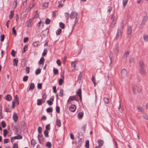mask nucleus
I'll return each mask as SVG.
<instances>
[{
	"label": "nucleus",
	"instance_id": "5fc2aeb1",
	"mask_svg": "<svg viewBox=\"0 0 148 148\" xmlns=\"http://www.w3.org/2000/svg\"><path fill=\"white\" fill-rule=\"evenodd\" d=\"M60 27L62 29H64V25L62 23H60Z\"/></svg>",
	"mask_w": 148,
	"mask_h": 148
},
{
	"label": "nucleus",
	"instance_id": "a878e982",
	"mask_svg": "<svg viewBox=\"0 0 148 148\" xmlns=\"http://www.w3.org/2000/svg\"><path fill=\"white\" fill-rule=\"evenodd\" d=\"M31 143L32 146L33 147H34L36 144V140H34V139H33L32 140Z\"/></svg>",
	"mask_w": 148,
	"mask_h": 148
},
{
	"label": "nucleus",
	"instance_id": "338daca9",
	"mask_svg": "<svg viewBox=\"0 0 148 148\" xmlns=\"http://www.w3.org/2000/svg\"><path fill=\"white\" fill-rule=\"evenodd\" d=\"M3 135L4 136H5L7 134V130L6 129H5L3 130Z\"/></svg>",
	"mask_w": 148,
	"mask_h": 148
},
{
	"label": "nucleus",
	"instance_id": "e2e57ef3",
	"mask_svg": "<svg viewBox=\"0 0 148 148\" xmlns=\"http://www.w3.org/2000/svg\"><path fill=\"white\" fill-rule=\"evenodd\" d=\"M46 130H49L50 129V125L49 124H48L46 126Z\"/></svg>",
	"mask_w": 148,
	"mask_h": 148
},
{
	"label": "nucleus",
	"instance_id": "4d7b16f0",
	"mask_svg": "<svg viewBox=\"0 0 148 148\" xmlns=\"http://www.w3.org/2000/svg\"><path fill=\"white\" fill-rule=\"evenodd\" d=\"M12 33L13 34H14V35H16V30L14 29V27L12 28Z\"/></svg>",
	"mask_w": 148,
	"mask_h": 148
},
{
	"label": "nucleus",
	"instance_id": "ea45409f",
	"mask_svg": "<svg viewBox=\"0 0 148 148\" xmlns=\"http://www.w3.org/2000/svg\"><path fill=\"white\" fill-rule=\"evenodd\" d=\"M85 147L86 148L89 147V141L88 140H87L86 142Z\"/></svg>",
	"mask_w": 148,
	"mask_h": 148
},
{
	"label": "nucleus",
	"instance_id": "2eb2a0df",
	"mask_svg": "<svg viewBox=\"0 0 148 148\" xmlns=\"http://www.w3.org/2000/svg\"><path fill=\"white\" fill-rule=\"evenodd\" d=\"M35 88L34 84V83H32L31 84L29 87V90H33Z\"/></svg>",
	"mask_w": 148,
	"mask_h": 148
},
{
	"label": "nucleus",
	"instance_id": "49530a36",
	"mask_svg": "<svg viewBox=\"0 0 148 148\" xmlns=\"http://www.w3.org/2000/svg\"><path fill=\"white\" fill-rule=\"evenodd\" d=\"M53 71L54 74L55 75H56L58 73V71L57 69H56L54 68L53 69Z\"/></svg>",
	"mask_w": 148,
	"mask_h": 148
},
{
	"label": "nucleus",
	"instance_id": "774afa93",
	"mask_svg": "<svg viewBox=\"0 0 148 148\" xmlns=\"http://www.w3.org/2000/svg\"><path fill=\"white\" fill-rule=\"evenodd\" d=\"M15 52L14 51V50H12V52H11V54L12 55V56L14 57L15 56Z\"/></svg>",
	"mask_w": 148,
	"mask_h": 148
},
{
	"label": "nucleus",
	"instance_id": "a19ab883",
	"mask_svg": "<svg viewBox=\"0 0 148 148\" xmlns=\"http://www.w3.org/2000/svg\"><path fill=\"white\" fill-rule=\"evenodd\" d=\"M130 52L129 51H126L125 53L124 56L125 58H127L128 56L129 55Z\"/></svg>",
	"mask_w": 148,
	"mask_h": 148
},
{
	"label": "nucleus",
	"instance_id": "aec40b11",
	"mask_svg": "<svg viewBox=\"0 0 148 148\" xmlns=\"http://www.w3.org/2000/svg\"><path fill=\"white\" fill-rule=\"evenodd\" d=\"M56 124L59 127L61 126V123L59 119H56Z\"/></svg>",
	"mask_w": 148,
	"mask_h": 148
},
{
	"label": "nucleus",
	"instance_id": "f8f14e48",
	"mask_svg": "<svg viewBox=\"0 0 148 148\" xmlns=\"http://www.w3.org/2000/svg\"><path fill=\"white\" fill-rule=\"evenodd\" d=\"M148 19V16L146 15L144 16L142 20V22L143 23H145Z\"/></svg>",
	"mask_w": 148,
	"mask_h": 148
},
{
	"label": "nucleus",
	"instance_id": "4c0bfd02",
	"mask_svg": "<svg viewBox=\"0 0 148 148\" xmlns=\"http://www.w3.org/2000/svg\"><path fill=\"white\" fill-rule=\"evenodd\" d=\"M137 109L140 112H143L144 111V110L143 109V108L140 107H138L137 108Z\"/></svg>",
	"mask_w": 148,
	"mask_h": 148
},
{
	"label": "nucleus",
	"instance_id": "0e129e2a",
	"mask_svg": "<svg viewBox=\"0 0 148 148\" xmlns=\"http://www.w3.org/2000/svg\"><path fill=\"white\" fill-rule=\"evenodd\" d=\"M30 69L29 67H27L26 69V72L27 74H28L29 72Z\"/></svg>",
	"mask_w": 148,
	"mask_h": 148
},
{
	"label": "nucleus",
	"instance_id": "bf43d9fd",
	"mask_svg": "<svg viewBox=\"0 0 148 148\" xmlns=\"http://www.w3.org/2000/svg\"><path fill=\"white\" fill-rule=\"evenodd\" d=\"M29 38L27 37H26L24 38L23 40V42L24 43L27 42Z\"/></svg>",
	"mask_w": 148,
	"mask_h": 148
},
{
	"label": "nucleus",
	"instance_id": "37998d69",
	"mask_svg": "<svg viewBox=\"0 0 148 148\" xmlns=\"http://www.w3.org/2000/svg\"><path fill=\"white\" fill-rule=\"evenodd\" d=\"M86 124H84L82 126L81 128L84 131V132H85L86 130Z\"/></svg>",
	"mask_w": 148,
	"mask_h": 148
},
{
	"label": "nucleus",
	"instance_id": "ddd939ff",
	"mask_svg": "<svg viewBox=\"0 0 148 148\" xmlns=\"http://www.w3.org/2000/svg\"><path fill=\"white\" fill-rule=\"evenodd\" d=\"M140 71L142 74L145 75L146 74V72L145 69V68H140Z\"/></svg>",
	"mask_w": 148,
	"mask_h": 148
},
{
	"label": "nucleus",
	"instance_id": "bb28decb",
	"mask_svg": "<svg viewBox=\"0 0 148 148\" xmlns=\"http://www.w3.org/2000/svg\"><path fill=\"white\" fill-rule=\"evenodd\" d=\"M42 99H38L37 100V105L38 106L41 105L42 104Z\"/></svg>",
	"mask_w": 148,
	"mask_h": 148
},
{
	"label": "nucleus",
	"instance_id": "f704fd0d",
	"mask_svg": "<svg viewBox=\"0 0 148 148\" xmlns=\"http://www.w3.org/2000/svg\"><path fill=\"white\" fill-rule=\"evenodd\" d=\"M49 132L46 130H45L44 132V134L46 137H48V136Z\"/></svg>",
	"mask_w": 148,
	"mask_h": 148
},
{
	"label": "nucleus",
	"instance_id": "6e6d98bb",
	"mask_svg": "<svg viewBox=\"0 0 148 148\" xmlns=\"http://www.w3.org/2000/svg\"><path fill=\"white\" fill-rule=\"evenodd\" d=\"M56 110L58 113H59L60 112V108L58 106H57L56 107Z\"/></svg>",
	"mask_w": 148,
	"mask_h": 148
},
{
	"label": "nucleus",
	"instance_id": "c756f323",
	"mask_svg": "<svg viewBox=\"0 0 148 148\" xmlns=\"http://www.w3.org/2000/svg\"><path fill=\"white\" fill-rule=\"evenodd\" d=\"M63 79L60 78L59 81V84L60 85H62L64 82Z\"/></svg>",
	"mask_w": 148,
	"mask_h": 148
},
{
	"label": "nucleus",
	"instance_id": "7ed1b4c3",
	"mask_svg": "<svg viewBox=\"0 0 148 148\" xmlns=\"http://www.w3.org/2000/svg\"><path fill=\"white\" fill-rule=\"evenodd\" d=\"M77 15V13L76 12H72L70 14V17L71 19H74L75 18H76Z\"/></svg>",
	"mask_w": 148,
	"mask_h": 148
},
{
	"label": "nucleus",
	"instance_id": "4be33fe9",
	"mask_svg": "<svg viewBox=\"0 0 148 148\" xmlns=\"http://www.w3.org/2000/svg\"><path fill=\"white\" fill-rule=\"evenodd\" d=\"M53 99H51L50 100H48L47 102L49 105H51L53 104Z\"/></svg>",
	"mask_w": 148,
	"mask_h": 148
},
{
	"label": "nucleus",
	"instance_id": "603ef678",
	"mask_svg": "<svg viewBox=\"0 0 148 148\" xmlns=\"http://www.w3.org/2000/svg\"><path fill=\"white\" fill-rule=\"evenodd\" d=\"M145 23H143V22L140 25H139V28L140 29H142L144 27Z\"/></svg>",
	"mask_w": 148,
	"mask_h": 148
},
{
	"label": "nucleus",
	"instance_id": "6ab92c4d",
	"mask_svg": "<svg viewBox=\"0 0 148 148\" xmlns=\"http://www.w3.org/2000/svg\"><path fill=\"white\" fill-rule=\"evenodd\" d=\"M39 44V42L38 41H37L35 42H34L33 43V45L34 47H36L38 46V45Z\"/></svg>",
	"mask_w": 148,
	"mask_h": 148
},
{
	"label": "nucleus",
	"instance_id": "052dcab7",
	"mask_svg": "<svg viewBox=\"0 0 148 148\" xmlns=\"http://www.w3.org/2000/svg\"><path fill=\"white\" fill-rule=\"evenodd\" d=\"M2 108L1 106L0 107V117L1 118H2Z\"/></svg>",
	"mask_w": 148,
	"mask_h": 148
},
{
	"label": "nucleus",
	"instance_id": "09e8293b",
	"mask_svg": "<svg viewBox=\"0 0 148 148\" xmlns=\"http://www.w3.org/2000/svg\"><path fill=\"white\" fill-rule=\"evenodd\" d=\"M38 131L39 133H41L42 132V128L40 127H39L38 128Z\"/></svg>",
	"mask_w": 148,
	"mask_h": 148
},
{
	"label": "nucleus",
	"instance_id": "2f4dec72",
	"mask_svg": "<svg viewBox=\"0 0 148 148\" xmlns=\"http://www.w3.org/2000/svg\"><path fill=\"white\" fill-rule=\"evenodd\" d=\"M14 14V11L12 10L10 12V14L9 16V18L11 19L13 17Z\"/></svg>",
	"mask_w": 148,
	"mask_h": 148
},
{
	"label": "nucleus",
	"instance_id": "a18cd8bd",
	"mask_svg": "<svg viewBox=\"0 0 148 148\" xmlns=\"http://www.w3.org/2000/svg\"><path fill=\"white\" fill-rule=\"evenodd\" d=\"M63 90L61 89H60V91L59 92V96L61 97H62L63 96Z\"/></svg>",
	"mask_w": 148,
	"mask_h": 148
},
{
	"label": "nucleus",
	"instance_id": "680f3d73",
	"mask_svg": "<svg viewBox=\"0 0 148 148\" xmlns=\"http://www.w3.org/2000/svg\"><path fill=\"white\" fill-rule=\"evenodd\" d=\"M113 140L114 144V146L116 147V148H118V145L116 142V141L114 139H113Z\"/></svg>",
	"mask_w": 148,
	"mask_h": 148
},
{
	"label": "nucleus",
	"instance_id": "f3484780",
	"mask_svg": "<svg viewBox=\"0 0 148 148\" xmlns=\"http://www.w3.org/2000/svg\"><path fill=\"white\" fill-rule=\"evenodd\" d=\"M76 62L75 61L74 62H73L71 63V65L72 68H73V69H72V71H73L75 69V67L76 66Z\"/></svg>",
	"mask_w": 148,
	"mask_h": 148
},
{
	"label": "nucleus",
	"instance_id": "cd10ccee",
	"mask_svg": "<svg viewBox=\"0 0 148 148\" xmlns=\"http://www.w3.org/2000/svg\"><path fill=\"white\" fill-rule=\"evenodd\" d=\"M46 97V93H45L42 96V99L43 103H44L45 102Z\"/></svg>",
	"mask_w": 148,
	"mask_h": 148
},
{
	"label": "nucleus",
	"instance_id": "39448f33",
	"mask_svg": "<svg viewBox=\"0 0 148 148\" xmlns=\"http://www.w3.org/2000/svg\"><path fill=\"white\" fill-rule=\"evenodd\" d=\"M22 138V136L20 135H18L14 137H12L11 138V140L12 142V140L14 139H21Z\"/></svg>",
	"mask_w": 148,
	"mask_h": 148
},
{
	"label": "nucleus",
	"instance_id": "c03bdc74",
	"mask_svg": "<svg viewBox=\"0 0 148 148\" xmlns=\"http://www.w3.org/2000/svg\"><path fill=\"white\" fill-rule=\"evenodd\" d=\"M41 70L39 69H38L35 71V73L36 75H38L40 73Z\"/></svg>",
	"mask_w": 148,
	"mask_h": 148
},
{
	"label": "nucleus",
	"instance_id": "c9c22d12",
	"mask_svg": "<svg viewBox=\"0 0 148 148\" xmlns=\"http://www.w3.org/2000/svg\"><path fill=\"white\" fill-rule=\"evenodd\" d=\"M62 32V30L61 29H58L56 31V33L57 35H60Z\"/></svg>",
	"mask_w": 148,
	"mask_h": 148
},
{
	"label": "nucleus",
	"instance_id": "9b49d317",
	"mask_svg": "<svg viewBox=\"0 0 148 148\" xmlns=\"http://www.w3.org/2000/svg\"><path fill=\"white\" fill-rule=\"evenodd\" d=\"M18 62V59L15 58L13 60V65L17 66V64Z\"/></svg>",
	"mask_w": 148,
	"mask_h": 148
},
{
	"label": "nucleus",
	"instance_id": "5701e85b",
	"mask_svg": "<svg viewBox=\"0 0 148 148\" xmlns=\"http://www.w3.org/2000/svg\"><path fill=\"white\" fill-rule=\"evenodd\" d=\"M46 146L48 148H51V147L52 145L50 142H48L46 144Z\"/></svg>",
	"mask_w": 148,
	"mask_h": 148
},
{
	"label": "nucleus",
	"instance_id": "de8ad7c7",
	"mask_svg": "<svg viewBox=\"0 0 148 148\" xmlns=\"http://www.w3.org/2000/svg\"><path fill=\"white\" fill-rule=\"evenodd\" d=\"M50 21L49 19L48 18H47L45 20V23L47 25L49 24L50 23Z\"/></svg>",
	"mask_w": 148,
	"mask_h": 148
},
{
	"label": "nucleus",
	"instance_id": "69168bd1",
	"mask_svg": "<svg viewBox=\"0 0 148 148\" xmlns=\"http://www.w3.org/2000/svg\"><path fill=\"white\" fill-rule=\"evenodd\" d=\"M38 88L41 89L42 88V84L41 83H38Z\"/></svg>",
	"mask_w": 148,
	"mask_h": 148
},
{
	"label": "nucleus",
	"instance_id": "f03ea898",
	"mask_svg": "<svg viewBox=\"0 0 148 148\" xmlns=\"http://www.w3.org/2000/svg\"><path fill=\"white\" fill-rule=\"evenodd\" d=\"M74 100L78 101V100L77 99L76 96H70L69 99L67 100V103L69 104H71V102Z\"/></svg>",
	"mask_w": 148,
	"mask_h": 148
},
{
	"label": "nucleus",
	"instance_id": "1a4fd4ad",
	"mask_svg": "<svg viewBox=\"0 0 148 148\" xmlns=\"http://www.w3.org/2000/svg\"><path fill=\"white\" fill-rule=\"evenodd\" d=\"M140 68H145V65L143 61L140 60L139 62Z\"/></svg>",
	"mask_w": 148,
	"mask_h": 148
},
{
	"label": "nucleus",
	"instance_id": "864d4df0",
	"mask_svg": "<svg viewBox=\"0 0 148 148\" xmlns=\"http://www.w3.org/2000/svg\"><path fill=\"white\" fill-rule=\"evenodd\" d=\"M28 77L27 76H25L23 78V80L24 82H26L28 79Z\"/></svg>",
	"mask_w": 148,
	"mask_h": 148
},
{
	"label": "nucleus",
	"instance_id": "473e14b6",
	"mask_svg": "<svg viewBox=\"0 0 148 148\" xmlns=\"http://www.w3.org/2000/svg\"><path fill=\"white\" fill-rule=\"evenodd\" d=\"M143 118L146 120L148 119V116L146 113H144L143 114Z\"/></svg>",
	"mask_w": 148,
	"mask_h": 148
},
{
	"label": "nucleus",
	"instance_id": "393cba45",
	"mask_svg": "<svg viewBox=\"0 0 148 148\" xmlns=\"http://www.w3.org/2000/svg\"><path fill=\"white\" fill-rule=\"evenodd\" d=\"M83 113L82 112H80L78 114V116L79 119H82L83 116Z\"/></svg>",
	"mask_w": 148,
	"mask_h": 148
},
{
	"label": "nucleus",
	"instance_id": "423d86ee",
	"mask_svg": "<svg viewBox=\"0 0 148 148\" xmlns=\"http://www.w3.org/2000/svg\"><path fill=\"white\" fill-rule=\"evenodd\" d=\"M69 109L72 112H75L76 109V106L73 104L69 106Z\"/></svg>",
	"mask_w": 148,
	"mask_h": 148
},
{
	"label": "nucleus",
	"instance_id": "e433bc0d",
	"mask_svg": "<svg viewBox=\"0 0 148 148\" xmlns=\"http://www.w3.org/2000/svg\"><path fill=\"white\" fill-rule=\"evenodd\" d=\"M104 100L106 103H109V99L108 98L104 97L103 99Z\"/></svg>",
	"mask_w": 148,
	"mask_h": 148
},
{
	"label": "nucleus",
	"instance_id": "20e7f679",
	"mask_svg": "<svg viewBox=\"0 0 148 148\" xmlns=\"http://www.w3.org/2000/svg\"><path fill=\"white\" fill-rule=\"evenodd\" d=\"M82 143V141L81 139L79 138L78 141H76L75 142L76 147H77L79 148L81 145Z\"/></svg>",
	"mask_w": 148,
	"mask_h": 148
},
{
	"label": "nucleus",
	"instance_id": "72a5a7b5",
	"mask_svg": "<svg viewBox=\"0 0 148 148\" xmlns=\"http://www.w3.org/2000/svg\"><path fill=\"white\" fill-rule=\"evenodd\" d=\"M128 0H123V3L124 7H125L127 3Z\"/></svg>",
	"mask_w": 148,
	"mask_h": 148
},
{
	"label": "nucleus",
	"instance_id": "c85d7f7f",
	"mask_svg": "<svg viewBox=\"0 0 148 148\" xmlns=\"http://www.w3.org/2000/svg\"><path fill=\"white\" fill-rule=\"evenodd\" d=\"M49 3L46 2L43 4V7L44 9H46L48 7Z\"/></svg>",
	"mask_w": 148,
	"mask_h": 148
},
{
	"label": "nucleus",
	"instance_id": "3c124183",
	"mask_svg": "<svg viewBox=\"0 0 148 148\" xmlns=\"http://www.w3.org/2000/svg\"><path fill=\"white\" fill-rule=\"evenodd\" d=\"M116 18L115 17H114L113 18V21L112 22V24L114 25L116 24Z\"/></svg>",
	"mask_w": 148,
	"mask_h": 148
},
{
	"label": "nucleus",
	"instance_id": "13d9d810",
	"mask_svg": "<svg viewBox=\"0 0 148 148\" xmlns=\"http://www.w3.org/2000/svg\"><path fill=\"white\" fill-rule=\"evenodd\" d=\"M35 5V4L33 3L32 4H30L29 6V8L30 9V10H31V9L33 8Z\"/></svg>",
	"mask_w": 148,
	"mask_h": 148
},
{
	"label": "nucleus",
	"instance_id": "8fccbe9b",
	"mask_svg": "<svg viewBox=\"0 0 148 148\" xmlns=\"http://www.w3.org/2000/svg\"><path fill=\"white\" fill-rule=\"evenodd\" d=\"M28 46L27 45H25L24 48H23V51H22V53H25L27 50V49H27V48Z\"/></svg>",
	"mask_w": 148,
	"mask_h": 148
},
{
	"label": "nucleus",
	"instance_id": "7c9ffc66",
	"mask_svg": "<svg viewBox=\"0 0 148 148\" xmlns=\"http://www.w3.org/2000/svg\"><path fill=\"white\" fill-rule=\"evenodd\" d=\"M143 39L145 41H148V35H145L143 36Z\"/></svg>",
	"mask_w": 148,
	"mask_h": 148
},
{
	"label": "nucleus",
	"instance_id": "79ce46f5",
	"mask_svg": "<svg viewBox=\"0 0 148 148\" xmlns=\"http://www.w3.org/2000/svg\"><path fill=\"white\" fill-rule=\"evenodd\" d=\"M47 112H52L53 109L52 108H48L47 110Z\"/></svg>",
	"mask_w": 148,
	"mask_h": 148
},
{
	"label": "nucleus",
	"instance_id": "a211bd4d",
	"mask_svg": "<svg viewBox=\"0 0 148 148\" xmlns=\"http://www.w3.org/2000/svg\"><path fill=\"white\" fill-rule=\"evenodd\" d=\"M132 27L131 26H129L128 28L127 34H130L132 33Z\"/></svg>",
	"mask_w": 148,
	"mask_h": 148
},
{
	"label": "nucleus",
	"instance_id": "4468645a",
	"mask_svg": "<svg viewBox=\"0 0 148 148\" xmlns=\"http://www.w3.org/2000/svg\"><path fill=\"white\" fill-rule=\"evenodd\" d=\"M44 61H45L44 58L43 57H41L40 58V60L39 62V64L40 65V64H43L44 62Z\"/></svg>",
	"mask_w": 148,
	"mask_h": 148
},
{
	"label": "nucleus",
	"instance_id": "58836bf2",
	"mask_svg": "<svg viewBox=\"0 0 148 148\" xmlns=\"http://www.w3.org/2000/svg\"><path fill=\"white\" fill-rule=\"evenodd\" d=\"M47 49H45L44 50V51H43V53H42V55L44 56H45L47 55Z\"/></svg>",
	"mask_w": 148,
	"mask_h": 148
},
{
	"label": "nucleus",
	"instance_id": "b1692460",
	"mask_svg": "<svg viewBox=\"0 0 148 148\" xmlns=\"http://www.w3.org/2000/svg\"><path fill=\"white\" fill-rule=\"evenodd\" d=\"M6 99L8 101H10L12 99V97L10 95H8L6 97Z\"/></svg>",
	"mask_w": 148,
	"mask_h": 148
},
{
	"label": "nucleus",
	"instance_id": "9d476101",
	"mask_svg": "<svg viewBox=\"0 0 148 148\" xmlns=\"http://www.w3.org/2000/svg\"><path fill=\"white\" fill-rule=\"evenodd\" d=\"M119 43H117L116 45L115 46V49L114 50V51L116 53H118L119 52Z\"/></svg>",
	"mask_w": 148,
	"mask_h": 148
},
{
	"label": "nucleus",
	"instance_id": "0eeeda50",
	"mask_svg": "<svg viewBox=\"0 0 148 148\" xmlns=\"http://www.w3.org/2000/svg\"><path fill=\"white\" fill-rule=\"evenodd\" d=\"M81 89L80 88L77 91V92L76 94L79 97L80 100L81 101H82V95H81Z\"/></svg>",
	"mask_w": 148,
	"mask_h": 148
},
{
	"label": "nucleus",
	"instance_id": "6e6552de",
	"mask_svg": "<svg viewBox=\"0 0 148 148\" xmlns=\"http://www.w3.org/2000/svg\"><path fill=\"white\" fill-rule=\"evenodd\" d=\"M12 118L14 122H16L18 120V116L16 113H14Z\"/></svg>",
	"mask_w": 148,
	"mask_h": 148
},
{
	"label": "nucleus",
	"instance_id": "f257e3e1",
	"mask_svg": "<svg viewBox=\"0 0 148 148\" xmlns=\"http://www.w3.org/2000/svg\"><path fill=\"white\" fill-rule=\"evenodd\" d=\"M34 18H30L29 20L27 21L26 23V24L27 26V27H28V28H29V27H31L32 25V22L33 20L34 19Z\"/></svg>",
	"mask_w": 148,
	"mask_h": 148
},
{
	"label": "nucleus",
	"instance_id": "dca6fc26",
	"mask_svg": "<svg viewBox=\"0 0 148 148\" xmlns=\"http://www.w3.org/2000/svg\"><path fill=\"white\" fill-rule=\"evenodd\" d=\"M98 143L99 145V146L101 147L103 145V142L102 140H98Z\"/></svg>",
	"mask_w": 148,
	"mask_h": 148
},
{
	"label": "nucleus",
	"instance_id": "412c9836",
	"mask_svg": "<svg viewBox=\"0 0 148 148\" xmlns=\"http://www.w3.org/2000/svg\"><path fill=\"white\" fill-rule=\"evenodd\" d=\"M121 73L123 76H125L127 73L126 70L125 69H123L121 71Z\"/></svg>",
	"mask_w": 148,
	"mask_h": 148
}]
</instances>
